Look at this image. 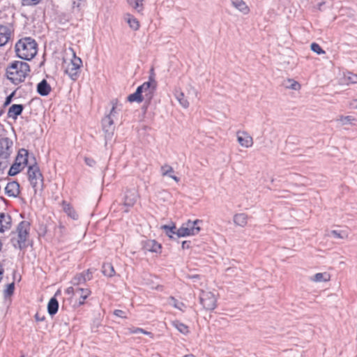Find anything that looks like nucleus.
Returning <instances> with one entry per match:
<instances>
[{"instance_id": "1", "label": "nucleus", "mask_w": 357, "mask_h": 357, "mask_svg": "<svg viewBox=\"0 0 357 357\" xmlns=\"http://www.w3.org/2000/svg\"><path fill=\"white\" fill-rule=\"evenodd\" d=\"M15 49L18 57L24 60H31L36 56L38 47L35 40L26 37L16 43Z\"/></svg>"}, {"instance_id": "2", "label": "nucleus", "mask_w": 357, "mask_h": 357, "mask_svg": "<svg viewBox=\"0 0 357 357\" xmlns=\"http://www.w3.org/2000/svg\"><path fill=\"white\" fill-rule=\"evenodd\" d=\"M29 70L27 63L16 61L7 68L6 75L8 79L17 84L24 80Z\"/></svg>"}, {"instance_id": "3", "label": "nucleus", "mask_w": 357, "mask_h": 357, "mask_svg": "<svg viewBox=\"0 0 357 357\" xmlns=\"http://www.w3.org/2000/svg\"><path fill=\"white\" fill-rule=\"evenodd\" d=\"M30 224L26 221L21 222L13 234L11 242L15 248L22 249L26 246V241L29 237Z\"/></svg>"}, {"instance_id": "4", "label": "nucleus", "mask_w": 357, "mask_h": 357, "mask_svg": "<svg viewBox=\"0 0 357 357\" xmlns=\"http://www.w3.org/2000/svg\"><path fill=\"white\" fill-rule=\"evenodd\" d=\"M13 152V142L8 137L0 138V172L8 166L10 154Z\"/></svg>"}, {"instance_id": "5", "label": "nucleus", "mask_w": 357, "mask_h": 357, "mask_svg": "<svg viewBox=\"0 0 357 357\" xmlns=\"http://www.w3.org/2000/svg\"><path fill=\"white\" fill-rule=\"evenodd\" d=\"M202 224V220H195L194 221L188 220L176 230V235L178 237L197 235L201 231Z\"/></svg>"}, {"instance_id": "6", "label": "nucleus", "mask_w": 357, "mask_h": 357, "mask_svg": "<svg viewBox=\"0 0 357 357\" xmlns=\"http://www.w3.org/2000/svg\"><path fill=\"white\" fill-rule=\"evenodd\" d=\"M73 52V58L65 66V73L72 80H77L79 76L80 68L82 66V61L79 57L76 56L75 52L70 49Z\"/></svg>"}, {"instance_id": "7", "label": "nucleus", "mask_w": 357, "mask_h": 357, "mask_svg": "<svg viewBox=\"0 0 357 357\" xmlns=\"http://www.w3.org/2000/svg\"><path fill=\"white\" fill-rule=\"evenodd\" d=\"M28 152L25 149H21L15 159V162L10 167L8 174L15 176L20 172L27 163Z\"/></svg>"}, {"instance_id": "8", "label": "nucleus", "mask_w": 357, "mask_h": 357, "mask_svg": "<svg viewBox=\"0 0 357 357\" xmlns=\"http://www.w3.org/2000/svg\"><path fill=\"white\" fill-rule=\"evenodd\" d=\"M199 298L200 303L206 310H213L216 307L217 299L213 292L202 291Z\"/></svg>"}, {"instance_id": "9", "label": "nucleus", "mask_w": 357, "mask_h": 357, "mask_svg": "<svg viewBox=\"0 0 357 357\" xmlns=\"http://www.w3.org/2000/svg\"><path fill=\"white\" fill-rule=\"evenodd\" d=\"M156 86V82L152 78H150L149 81L146 82L142 85L139 86L144 100H151L155 92Z\"/></svg>"}, {"instance_id": "10", "label": "nucleus", "mask_w": 357, "mask_h": 357, "mask_svg": "<svg viewBox=\"0 0 357 357\" xmlns=\"http://www.w3.org/2000/svg\"><path fill=\"white\" fill-rule=\"evenodd\" d=\"M29 179L33 188H36L43 183V176L36 165L30 166L28 170Z\"/></svg>"}, {"instance_id": "11", "label": "nucleus", "mask_w": 357, "mask_h": 357, "mask_svg": "<svg viewBox=\"0 0 357 357\" xmlns=\"http://www.w3.org/2000/svg\"><path fill=\"white\" fill-rule=\"evenodd\" d=\"M237 141L245 148H250L253 145V139L247 132L238 130L236 132Z\"/></svg>"}, {"instance_id": "12", "label": "nucleus", "mask_w": 357, "mask_h": 357, "mask_svg": "<svg viewBox=\"0 0 357 357\" xmlns=\"http://www.w3.org/2000/svg\"><path fill=\"white\" fill-rule=\"evenodd\" d=\"M142 249L144 252H160L161 245L155 240L147 239L142 242Z\"/></svg>"}, {"instance_id": "13", "label": "nucleus", "mask_w": 357, "mask_h": 357, "mask_svg": "<svg viewBox=\"0 0 357 357\" xmlns=\"http://www.w3.org/2000/svg\"><path fill=\"white\" fill-rule=\"evenodd\" d=\"M102 129L105 133L106 138H111L114 134V121L110 117H105L102 121Z\"/></svg>"}, {"instance_id": "14", "label": "nucleus", "mask_w": 357, "mask_h": 357, "mask_svg": "<svg viewBox=\"0 0 357 357\" xmlns=\"http://www.w3.org/2000/svg\"><path fill=\"white\" fill-rule=\"evenodd\" d=\"M11 29L8 25L0 24V47L5 45L10 38Z\"/></svg>"}, {"instance_id": "15", "label": "nucleus", "mask_w": 357, "mask_h": 357, "mask_svg": "<svg viewBox=\"0 0 357 357\" xmlns=\"http://www.w3.org/2000/svg\"><path fill=\"white\" fill-rule=\"evenodd\" d=\"M138 197L139 195L136 190H127L124 198V205L129 207L134 206Z\"/></svg>"}, {"instance_id": "16", "label": "nucleus", "mask_w": 357, "mask_h": 357, "mask_svg": "<svg viewBox=\"0 0 357 357\" xmlns=\"http://www.w3.org/2000/svg\"><path fill=\"white\" fill-rule=\"evenodd\" d=\"M12 218L8 214L0 213V232L3 233L10 229Z\"/></svg>"}, {"instance_id": "17", "label": "nucleus", "mask_w": 357, "mask_h": 357, "mask_svg": "<svg viewBox=\"0 0 357 357\" xmlns=\"http://www.w3.org/2000/svg\"><path fill=\"white\" fill-rule=\"evenodd\" d=\"M6 194L9 197H15L20 193V185L17 182H9L5 188Z\"/></svg>"}, {"instance_id": "18", "label": "nucleus", "mask_w": 357, "mask_h": 357, "mask_svg": "<svg viewBox=\"0 0 357 357\" xmlns=\"http://www.w3.org/2000/svg\"><path fill=\"white\" fill-rule=\"evenodd\" d=\"M231 3L233 7L243 15H248L250 11L249 6L243 0H231Z\"/></svg>"}, {"instance_id": "19", "label": "nucleus", "mask_w": 357, "mask_h": 357, "mask_svg": "<svg viewBox=\"0 0 357 357\" xmlns=\"http://www.w3.org/2000/svg\"><path fill=\"white\" fill-rule=\"evenodd\" d=\"M160 172L162 176H169L177 183L179 181V178L173 174L174 170L170 165L167 164L162 165L160 168Z\"/></svg>"}, {"instance_id": "20", "label": "nucleus", "mask_w": 357, "mask_h": 357, "mask_svg": "<svg viewBox=\"0 0 357 357\" xmlns=\"http://www.w3.org/2000/svg\"><path fill=\"white\" fill-rule=\"evenodd\" d=\"M24 107L22 105H13L8 109V116L9 118L16 119L23 111Z\"/></svg>"}, {"instance_id": "21", "label": "nucleus", "mask_w": 357, "mask_h": 357, "mask_svg": "<svg viewBox=\"0 0 357 357\" xmlns=\"http://www.w3.org/2000/svg\"><path fill=\"white\" fill-rule=\"evenodd\" d=\"M37 91L40 95L45 96L51 91V87L47 81L43 79L38 84Z\"/></svg>"}, {"instance_id": "22", "label": "nucleus", "mask_w": 357, "mask_h": 357, "mask_svg": "<svg viewBox=\"0 0 357 357\" xmlns=\"http://www.w3.org/2000/svg\"><path fill=\"white\" fill-rule=\"evenodd\" d=\"M234 223L239 227H244L248 223V215L245 213H237L233 218Z\"/></svg>"}, {"instance_id": "23", "label": "nucleus", "mask_w": 357, "mask_h": 357, "mask_svg": "<svg viewBox=\"0 0 357 357\" xmlns=\"http://www.w3.org/2000/svg\"><path fill=\"white\" fill-rule=\"evenodd\" d=\"M176 100L179 104L185 109L188 108L190 105V102L188 99L185 97L183 92L179 90H176L174 93Z\"/></svg>"}, {"instance_id": "24", "label": "nucleus", "mask_w": 357, "mask_h": 357, "mask_svg": "<svg viewBox=\"0 0 357 357\" xmlns=\"http://www.w3.org/2000/svg\"><path fill=\"white\" fill-rule=\"evenodd\" d=\"M330 279L331 275L326 272L316 273L310 278V280L314 282H328Z\"/></svg>"}, {"instance_id": "25", "label": "nucleus", "mask_w": 357, "mask_h": 357, "mask_svg": "<svg viewBox=\"0 0 357 357\" xmlns=\"http://www.w3.org/2000/svg\"><path fill=\"white\" fill-rule=\"evenodd\" d=\"M356 119L352 116H339L336 119V121L338 122L341 126L346 125H354V122Z\"/></svg>"}, {"instance_id": "26", "label": "nucleus", "mask_w": 357, "mask_h": 357, "mask_svg": "<svg viewBox=\"0 0 357 357\" xmlns=\"http://www.w3.org/2000/svg\"><path fill=\"white\" fill-rule=\"evenodd\" d=\"M76 294H78L79 296V305H82L85 299L91 294V291L89 289L77 288L76 289Z\"/></svg>"}, {"instance_id": "27", "label": "nucleus", "mask_w": 357, "mask_h": 357, "mask_svg": "<svg viewBox=\"0 0 357 357\" xmlns=\"http://www.w3.org/2000/svg\"><path fill=\"white\" fill-rule=\"evenodd\" d=\"M128 100L130 102H141L143 100H144L139 86L137 87L136 91L134 93H132L128 96Z\"/></svg>"}, {"instance_id": "28", "label": "nucleus", "mask_w": 357, "mask_h": 357, "mask_svg": "<svg viewBox=\"0 0 357 357\" xmlns=\"http://www.w3.org/2000/svg\"><path fill=\"white\" fill-rule=\"evenodd\" d=\"M125 20L128 22L130 27L133 30H137L139 28V21L130 14L125 15Z\"/></svg>"}, {"instance_id": "29", "label": "nucleus", "mask_w": 357, "mask_h": 357, "mask_svg": "<svg viewBox=\"0 0 357 357\" xmlns=\"http://www.w3.org/2000/svg\"><path fill=\"white\" fill-rule=\"evenodd\" d=\"M59 308V303L55 298H52L47 305V310L50 315L55 314Z\"/></svg>"}, {"instance_id": "30", "label": "nucleus", "mask_w": 357, "mask_h": 357, "mask_svg": "<svg viewBox=\"0 0 357 357\" xmlns=\"http://www.w3.org/2000/svg\"><path fill=\"white\" fill-rule=\"evenodd\" d=\"M62 207L63 211L67 213L68 216L72 218L73 219H77V214L75 213L73 207L68 204L66 202L63 201L62 202Z\"/></svg>"}, {"instance_id": "31", "label": "nucleus", "mask_w": 357, "mask_h": 357, "mask_svg": "<svg viewBox=\"0 0 357 357\" xmlns=\"http://www.w3.org/2000/svg\"><path fill=\"white\" fill-rule=\"evenodd\" d=\"M102 272L103 275L107 277H112L115 274L114 266L110 263H105L102 267Z\"/></svg>"}, {"instance_id": "32", "label": "nucleus", "mask_w": 357, "mask_h": 357, "mask_svg": "<svg viewBox=\"0 0 357 357\" xmlns=\"http://www.w3.org/2000/svg\"><path fill=\"white\" fill-rule=\"evenodd\" d=\"M172 325L182 334L185 335L189 333L188 327L178 320L173 321Z\"/></svg>"}, {"instance_id": "33", "label": "nucleus", "mask_w": 357, "mask_h": 357, "mask_svg": "<svg viewBox=\"0 0 357 357\" xmlns=\"http://www.w3.org/2000/svg\"><path fill=\"white\" fill-rule=\"evenodd\" d=\"M284 86L287 89L298 91L301 89V84L292 79H288L283 83Z\"/></svg>"}, {"instance_id": "34", "label": "nucleus", "mask_w": 357, "mask_h": 357, "mask_svg": "<svg viewBox=\"0 0 357 357\" xmlns=\"http://www.w3.org/2000/svg\"><path fill=\"white\" fill-rule=\"evenodd\" d=\"M143 1L144 0H128L129 5L135 9L138 13H140L143 10Z\"/></svg>"}, {"instance_id": "35", "label": "nucleus", "mask_w": 357, "mask_h": 357, "mask_svg": "<svg viewBox=\"0 0 357 357\" xmlns=\"http://www.w3.org/2000/svg\"><path fill=\"white\" fill-rule=\"evenodd\" d=\"M86 282L85 278L84 275H82L81 273L77 274L75 275V277L72 279L71 283L74 286H77L82 284H84Z\"/></svg>"}, {"instance_id": "36", "label": "nucleus", "mask_w": 357, "mask_h": 357, "mask_svg": "<svg viewBox=\"0 0 357 357\" xmlns=\"http://www.w3.org/2000/svg\"><path fill=\"white\" fill-rule=\"evenodd\" d=\"M169 304L181 311H183L184 308L185 307V305L183 303L178 301L174 297L169 298Z\"/></svg>"}, {"instance_id": "37", "label": "nucleus", "mask_w": 357, "mask_h": 357, "mask_svg": "<svg viewBox=\"0 0 357 357\" xmlns=\"http://www.w3.org/2000/svg\"><path fill=\"white\" fill-rule=\"evenodd\" d=\"M112 107L111 109V111L108 115H107L105 117H110L111 119H113L114 121V119H116V114H118V112L116 110L117 109V101L116 100H112Z\"/></svg>"}, {"instance_id": "38", "label": "nucleus", "mask_w": 357, "mask_h": 357, "mask_svg": "<svg viewBox=\"0 0 357 357\" xmlns=\"http://www.w3.org/2000/svg\"><path fill=\"white\" fill-rule=\"evenodd\" d=\"M344 79L347 84H354L357 82V75L348 73L344 75Z\"/></svg>"}, {"instance_id": "39", "label": "nucleus", "mask_w": 357, "mask_h": 357, "mask_svg": "<svg viewBox=\"0 0 357 357\" xmlns=\"http://www.w3.org/2000/svg\"><path fill=\"white\" fill-rule=\"evenodd\" d=\"M128 331L130 334L142 333V334H144V335H151V333L150 332L146 331L141 328H136V327L128 328Z\"/></svg>"}, {"instance_id": "40", "label": "nucleus", "mask_w": 357, "mask_h": 357, "mask_svg": "<svg viewBox=\"0 0 357 357\" xmlns=\"http://www.w3.org/2000/svg\"><path fill=\"white\" fill-rule=\"evenodd\" d=\"M161 229L164 230L167 236L170 238L172 237L173 234H176V227L175 226H168V225H162Z\"/></svg>"}, {"instance_id": "41", "label": "nucleus", "mask_w": 357, "mask_h": 357, "mask_svg": "<svg viewBox=\"0 0 357 357\" xmlns=\"http://www.w3.org/2000/svg\"><path fill=\"white\" fill-rule=\"evenodd\" d=\"M311 50L317 53V54H325V51L320 47V45L317 43H313L311 44Z\"/></svg>"}, {"instance_id": "42", "label": "nucleus", "mask_w": 357, "mask_h": 357, "mask_svg": "<svg viewBox=\"0 0 357 357\" xmlns=\"http://www.w3.org/2000/svg\"><path fill=\"white\" fill-rule=\"evenodd\" d=\"M15 289L14 282L8 284L6 287V289L4 290V294L6 296H10L13 294Z\"/></svg>"}, {"instance_id": "43", "label": "nucleus", "mask_w": 357, "mask_h": 357, "mask_svg": "<svg viewBox=\"0 0 357 357\" xmlns=\"http://www.w3.org/2000/svg\"><path fill=\"white\" fill-rule=\"evenodd\" d=\"M42 0H22L23 6H36Z\"/></svg>"}, {"instance_id": "44", "label": "nucleus", "mask_w": 357, "mask_h": 357, "mask_svg": "<svg viewBox=\"0 0 357 357\" xmlns=\"http://www.w3.org/2000/svg\"><path fill=\"white\" fill-rule=\"evenodd\" d=\"M66 227L60 224L56 229H55V234H59L60 236H62L66 233Z\"/></svg>"}, {"instance_id": "45", "label": "nucleus", "mask_w": 357, "mask_h": 357, "mask_svg": "<svg viewBox=\"0 0 357 357\" xmlns=\"http://www.w3.org/2000/svg\"><path fill=\"white\" fill-rule=\"evenodd\" d=\"M92 273H93L90 269L81 273L82 275H84L86 282L90 280L92 278Z\"/></svg>"}, {"instance_id": "46", "label": "nucleus", "mask_w": 357, "mask_h": 357, "mask_svg": "<svg viewBox=\"0 0 357 357\" xmlns=\"http://www.w3.org/2000/svg\"><path fill=\"white\" fill-rule=\"evenodd\" d=\"M84 161H85L86 164L89 167H93L96 163L95 160L91 158L86 157L84 158Z\"/></svg>"}, {"instance_id": "47", "label": "nucleus", "mask_w": 357, "mask_h": 357, "mask_svg": "<svg viewBox=\"0 0 357 357\" xmlns=\"http://www.w3.org/2000/svg\"><path fill=\"white\" fill-rule=\"evenodd\" d=\"M114 314L119 317L122 318H126V316L125 315V312L121 310H115L114 312Z\"/></svg>"}, {"instance_id": "48", "label": "nucleus", "mask_w": 357, "mask_h": 357, "mask_svg": "<svg viewBox=\"0 0 357 357\" xmlns=\"http://www.w3.org/2000/svg\"><path fill=\"white\" fill-rule=\"evenodd\" d=\"M188 93L190 94V93H192L194 94L195 96H197V91H196V89H195L194 86H192V85H189L188 86Z\"/></svg>"}, {"instance_id": "49", "label": "nucleus", "mask_w": 357, "mask_h": 357, "mask_svg": "<svg viewBox=\"0 0 357 357\" xmlns=\"http://www.w3.org/2000/svg\"><path fill=\"white\" fill-rule=\"evenodd\" d=\"M73 1V7L79 8L80 7L82 3L84 1V0H72Z\"/></svg>"}, {"instance_id": "50", "label": "nucleus", "mask_w": 357, "mask_h": 357, "mask_svg": "<svg viewBox=\"0 0 357 357\" xmlns=\"http://www.w3.org/2000/svg\"><path fill=\"white\" fill-rule=\"evenodd\" d=\"M190 241H183L182 245H181L183 249H186V248L188 249L190 248Z\"/></svg>"}, {"instance_id": "51", "label": "nucleus", "mask_w": 357, "mask_h": 357, "mask_svg": "<svg viewBox=\"0 0 357 357\" xmlns=\"http://www.w3.org/2000/svg\"><path fill=\"white\" fill-rule=\"evenodd\" d=\"M66 293L68 294H76V289L73 287H70L66 289Z\"/></svg>"}, {"instance_id": "52", "label": "nucleus", "mask_w": 357, "mask_h": 357, "mask_svg": "<svg viewBox=\"0 0 357 357\" xmlns=\"http://www.w3.org/2000/svg\"><path fill=\"white\" fill-rule=\"evenodd\" d=\"M332 234L336 238H342V236L340 235V234L338 231H335V230L333 231Z\"/></svg>"}, {"instance_id": "53", "label": "nucleus", "mask_w": 357, "mask_h": 357, "mask_svg": "<svg viewBox=\"0 0 357 357\" xmlns=\"http://www.w3.org/2000/svg\"><path fill=\"white\" fill-rule=\"evenodd\" d=\"M3 273V268L2 266L0 264V281L2 279Z\"/></svg>"}, {"instance_id": "54", "label": "nucleus", "mask_w": 357, "mask_h": 357, "mask_svg": "<svg viewBox=\"0 0 357 357\" xmlns=\"http://www.w3.org/2000/svg\"><path fill=\"white\" fill-rule=\"evenodd\" d=\"M324 3V2H322V3H320L319 4V9H321V7L322 6V5H323Z\"/></svg>"}, {"instance_id": "55", "label": "nucleus", "mask_w": 357, "mask_h": 357, "mask_svg": "<svg viewBox=\"0 0 357 357\" xmlns=\"http://www.w3.org/2000/svg\"><path fill=\"white\" fill-rule=\"evenodd\" d=\"M36 319H37V320H40V317H38V315H37V314L36 315Z\"/></svg>"}, {"instance_id": "56", "label": "nucleus", "mask_w": 357, "mask_h": 357, "mask_svg": "<svg viewBox=\"0 0 357 357\" xmlns=\"http://www.w3.org/2000/svg\"><path fill=\"white\" fill-rule=\"evenodd\" d=\"M36 319H37V320H40V317H38V315H37V314L36 315Z\"/></svg>"}, {"instance_id": "57", "label": "nucleus", "mask_w": 357, "mask_h": 357, "mask_svg": "<svg viewBox=\"0 0 357 357\" xmlns=\"http://www.w3.org/2000/svg\"><path fill=\"white\" fill-rule=\"evenodd\" d=\"M355 102H357V100H355ZM354 107H355L356 109H357V105H356V106H354Z\"/></svg>"}]
</instances>
